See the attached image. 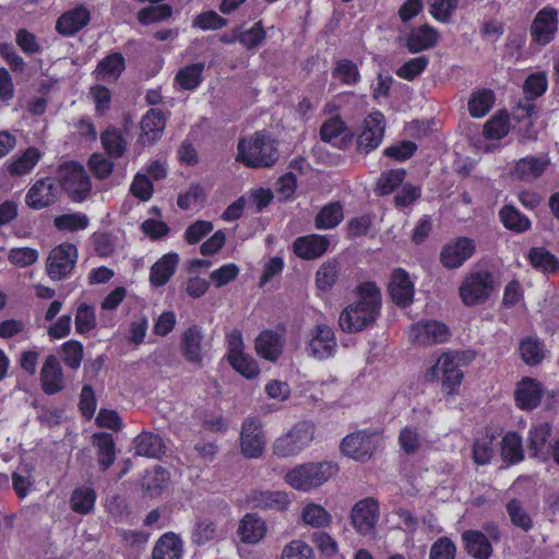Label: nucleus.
<instances>
[{
    "instance_id": "obj_1",
    "label": "nucleus",
    "mask_w": 559,
    "mask_h": 559,
    "mask_svg": "<svg viewBox=\"0 0 559 559\" xmlns=\"http://www.w3.org/2000/svg\"><path fill=\"white\" fill-rule=\"evenodd\" d=\"M381 293L371 282H365L356 288V300L341 313L338 324L345 333H358L373 325L381 311Z\"/></svg>"
},
{
    "instance_id": "obj_2",
    "label": "nucleus",
    "mask_w": 559,
    "mask_h": 559,
    "mask_svg": "<svg viewBox=\"0 0 559 559\" xmlns=\"http://www.w3.org/2000/svg\"><path fill=\"white\" fill-rule=\"evenodd\" d=\"M280 153L275 139L266 131H257L239 140L236 159L247 167H272Z\"/></svg>"
},
{
    "instance_id": "obj_3",
    "label": "nucleus",
    "mask_w": 559,
    "mask_h": 559,
    "mask_svg": "<svg viewBox=\"0 0 559 559\" xmlns=\"http://www.w3.org/2000/svg\"><path fill=\"white\" fill-rule=\"evenodd\" d=\"M337 471V465L332 462H309L289 469L284 480L298 491L309 492L324 485Z\"/></svg>"
},
{
    "instance_id": "obj_4",
    "label": "nucleus",
    "mask_w": 559,
    "mask_h": 559,
    "mask_svg": "<svg viewBox=\"0 0 559 559\" xmlns=\"http://www.w3.org/2000/svg\"><path fill=\"white\" fill-rule=\"evenodd\" d=\"M472 359V355L464 352H449L442 354L436 364L428 370V380H441L442 391L448 395L456 394L462 380L461 366Z\"/></svg>"
},
{
    "instance_id": "obj_5",
    "label": "nucleus",
    "mask_w": 559,
    "mask_h": 559,
    "mask_svg": "<svg viewBox=\"0 0 559 559\" xmlns=\"http://www.w3.org/2000/svg\"><path fill=\"white\" fill-rule=\"evenodd\" d=\"M314 433L316 425L312 421H298L273 441L272 453L278 459L295 457L312 443Z\"/></svg>"
},
{
    "instance_id": "obj_6",
    "label": "nucleus",
    "mask_w": 559,
    "mask_h": 559,
    "mask_svg": "<svg viewBox=\"0 0 559 559\" xmlns=\"http://www.w3.org/2000/svg\"><path fill=\"white\" fill-rule=\"evenodd\" d=\"M59 186L76 203L85 201L92 190L91 179L84 167L75 162L62 164L58 170Z\"/></svg>"
},
{
    "instance_id": "obj_7",
    "label": "nucleus",
    "mask_w": 559,
    "mask_h": 559,
    "mask_svg": "<svg viewBox=\"0 0 559 559\" xmlns=\"http://www.w3.org/2000/svg\"><path fill=\"white\" fill-rule=\"evenodd\" d=\"M493 288L492 273L487 270L471 271L459 287V296L465 306L473 307L485 302Z\"/></svg>"
},
{
    "instance_id": "obj_8",
    "label": "nucleus",
    "mask_w": 559,
    "mask_h": 559,
    "mask_svg": "<svg viewBox=\"0 0 559 559\" xmlns=\"http://www.w3.org/2000/svg\"><path fill=\"white\" fill-rule=\"evenodd\" d=\"M211 350V338L206 336L202 326L192 324L182 333L180 352L189 364L198 368L203 367V361Z\"/></svg>"
},
{
    "instance_id": "obj_9",
    "label": "nucleus",
    "mask_w": 559,
    "mask_h": 559,
    "mask_svg": "<svg viewBox=\"0 0 559 559\" xmlns=\"http://www.w3.org/2000/svg\"><path fill=\"white\" fill-rule=\"evenodd\" d=\"M380 519V506L374 498H365L357 501L349 514V520L355 532L369 539L377 536V524Z\"/></svg>"
},
{
    "instance_id": "obj_10",
    "label": "nucleus",
    "mask_w": 559,
    "mask_h": 559,
    "mask_svg": "<svg viewBox=\"0 0 559 559\" xmlns=\"http://www.w3.org/2000/svg\"><path fill=\"white\" fill-rule=\"evenodd\" d=\"M379 437L370 430H358L347 435L341 443L342 452L356 461H367L377 449Z\"/></svg>"
},
{
    "instance_id": "obj_11",
    "label": "nucleus",
    "mask_w": 559,
    "mask_h": 559,
    "mask_svg": "<svg viewBox=\"0 0 559 559\" xmlns=\"http://www.w3.org/2000/svg\"><path fill=\"white\" fill-rule=\"evenodd\" d=\"M78 261V249L72 243H61L51 250L47 259V274L52 281L67 278Z\"/></svg>"
},
{
    "instance_id": "obj_12",
    "label": "nucleus",
    "mask_w": 559,
    "mask_h": 559,
    "mask_svg": "<svg viewBox=\"0 0 559 559\" xmlns=\"http://www.w3.org/2000/svg\"><path fill=\"white\" fill-rule=\"evenodd\" d=\"M265 450V436L262 424L254 417H247L240 431V451L247 459H259Z\"/></svg>"
},
{
    "instance_id": "obj_13",
    "label": "nucleus",
    "mask_w": 559,
    "mask_h": 559,
    "mask_svg": "<svg viewBox=\"0 0 559 559\" xmlns=\"http://www.w3.org/2000/svg\"><path fill=\"white\" fill-rule=\"evenodd\" d=\"M61 189L55 178L36 180L25 195V203L32 210H43L53 205L60 198Z\"/></svg>"
},
{
    "instance_id": "obj_14",
    "label": "nucleus",
    "mask_w": 559,
    "mask_h": 559,
    "mask_svg": "<svg viewBox=\"0 0 559 559\" xmlns=\"http://www.w3.org/2000/svg\"><path fill=\"white\" fill-rule=\"evenodd\" d=\"M547 85V76L542 72L533 73L526 79L523 86L525 99L519 104L514 111L518 119L531 120L536 115V106L533 100L546 92Z\"/></svg>"
},
{
    "instance_id": "obj_15",
    "label": "nucleus",
    "mask_w": 559,
    "mask_h": 559,
    "mask_svg": "<svg viewBox=\"0 0 559 559\" xmlns=\"http://www.w3.org/2000/svg\"><path fill=\"white\" fill-rule=\"evenodd\" d=\"M476 252L475 241L468 237H457L448 242L440 252L441 264L450 270L459 269Z\"/></svg>"
},
{
    "instance_id": "obj_16",
    "label": "nucleus",
    "mask_w": 559,
    "mask_h": 559,
    "mask_svg": "<svg viewBox=\"0 0 559 559\" xmlns=\"http://www.w3.org/2000/svg\"><path fill=\"white\" fill-rule=\"evenodd\" d=\"M449 337V328L436 320L419 321L413 324L409 331V338L425 346L447 342Z\"/></svg>"
},
{
    "instance_id": "obj_17",
    "label": "nucleus",
    "mask_w": 559,
    "mask_h": 559,
    "mask_svg": "<svg viewBox=\"0 0 559 559\" xmlns=\"http://www.w3.org/2000/svg\"><path fill=\"white\" fill-rule=\"evenodd\" d=\"M383 115L379 111L370 114L365 119L362 131L358 135L357 150L360 153L368 154L370 151L377 148L381 144L383 140Z\"/></svg>"
},
{
    "instance_id": "obj_18",
    "label": "nucleus",
    "mask_w": 559,
    "mask_h": 559,
    "mask_svg": "<svg viewBox=\"0 0 559 559\" xmlns=\"http://www.w3.org/2000/svg\"><path fill=\"white\" fill-rule=\"evenodd\" d=\"M247 503L253 509L283 512L292 501L283 490H251L246 498Z\"/></svg>"
},
{
    "instance_id": "obj_19",
    "label": "nucleus",
    "mask_w": 559,
    "mask_h": 559,
    "mask_svg": "<svg viewBox=\"0 0 559 559\" xmlns=\"http://www.w3.org/2000/svg\"><path fill=\"white\" fill-rule=\"evenodd\" d=\"M337 347L334 331L326 324L316 325L309 334L308 349L318 359L334 355Z\"/></svg>"
},
{
    "instance_id": "obj_20",
    "label": "nucleus",
    "mask_w": 559,
    "mask_h": 559,
    "mask_svg": "<svg viewBox=\"0 0 559 559\" xmlns=\"http://www.w3.org/2000/svg\"><path fill=\"white\" fill-rule=\"evenodd\" d=\"M40 384L48 395L61 392L66 388V378L62 366L55 355L46 357L40 369Z\"/></svg>"
},
{
    "instance_id": "obj_21",
    "label": "nucleus",
    "mask_w": 559,
    "mask_h": 559,
    "mask_svg": "<svg viewBox=\"0 0 559 559\" xmlns=\"http://www.w3.org/2000/svg\"><path fill=\"white\" fill-rule=\"evenodd\" d=\"M557 26V11L555 9L545 8L536 14L532 23V38L540 45H546L554 39Z\"/></svg>"
},
{
    "instance_id": "obj_22",
    "label": "nucleus",
    "mask_w": 559,
    "mask_h": 559,
    "mask_svg": "<svg viewBox=\"0 0 559 559\" xmlns=\"http://www.w3.org/2000/svg\"><path fill=\"white\" fill-rule=\"evenodd\" d=\"M330 246L326 236L311 234L298 237L293 245L294 252L304 260H314L323 255Z\"/></svg>"
},
{
    "instance_id": "obj_23",
    "label": "nucleus",
    "mask_w": 559,
    "mask_h": 559,
    "mask_svg": "<svg viewBox=\"0 0 559 559\" xmlns=\"http://www.w3.org/2000/svg\"><path fill=\"white\" fill-rule=\"evenodd\" d=\"M91 20L90 11L78 7L64 12L56 23V29L63 36H73L80 32Z\"/></svg>"
},
{
    "instance_id": "obj_24",
    "label": "nucleus",
    "mask_w": 559,
    "mask_h": 559,
    "mask_svg": "<svg viewBox=\"0 0 559 559\" xmlns=\"http://www.w3.org/2000/svg\"><path fill=\"white\" fill-rule=\"evenodd\" d=\"M516 405L522 409H533L538 406L543 396L539 382L531 378L522 379L514 392Z\"/></svg>"
},
{
    "instance_id": "obj_25",
    "label": "nucleus",
    "mask_w": 559,
    "mask_h": 559,
    "mask_svg": "<svg viewBox=\"0 0 559 559\" xmlns=\"http://www.w3.org/2000/svg\"><path fill=\"white\" fill-rule=\"evenodd\" d=\"M389 289L393 301L399 306L405 307L413 301L414 285L404 270L397 269L393 272Z\"/></svg>"
},
{
    "instance_id": "obj_26",
    "label": "nucleus",
    "mask_w": 559,
    "mask_h": 559,
    "mask_svg": "<svg viewBox=\"0 0 559 559\" xmlns=\"http://www.w3.org/2000/svg\"><path fill=\"white\" fill-rule=\"evenodd\" d=\"M548 165L549 159L546 156H526L515 164L513 176L522 181L531 182L539 178Z\"/></svg>"
},
{
    "instance_id": "obj_27",
    "label": "nucleus",
    "mask_w": 559,
    "mask_h": 559,
    "mask_svg": "<svg viewBox=\"0 0 559 559\" xmlns=\"http://www.w3.org/2000/svg\"><path fill=\"white\" fill-rule=\"evenodd\" d=\"M179 263V255L175 252L164 254L151 267L150 283L154 287L164 286L175 274Z\"/></svg>"
},
{
    "instance_id": "obj_28",
    "label": "nucleus",
    "mask_w": 559,
    "mask_h": 559,
    "mask_svg": "<svg viewBox=\"0 0 559 559\" xmlns=\"http://www.w3.org/2000/svg\"><path fill=\"white\" fill-rule=\"evenodd\" d=\"M267 527L263 519L254 513H247L238 526V535L245 544H258L266 534Z\"/></svg>"
},
{
    "instance_id": "obj_29",
    "label": "nucleus",
    "mask_w": 559,
    "mask_h": 559,
    "mask_svg": "<svg viewBox=\"0 0 559 559\" xmlns=\"http://www.w3.org/2000/svg\"><path fill=\"white\" fill-rule=\"evenodd\" d=\"M439 33L430 25H423L413 28L407 38L406 47L409 52L416 53L435 47L438 43Z\"/></svg>"
},
{
    "instance_id": "obj_30",
    "label": "nucleus",
    "mask_w": 559,
    "mask_h": 559,
    "mask_svg": "<svg viewBox=\"0 0 559 559\" xmlns=\"http://www.w3.org/2000/svg\"><path fill=\"white\" fill-rule=\"evenodd\" d=\"M254 347L260 357L276 361L282 354L283 340L278 333L265 330L257 336Z\"/></svg>"
},
{
    "instance_id": "obj_31",
    "label": "nucleus",
    "mask_w": 559,
    "mask_h": 559,
    "mask_svg": "<svg viewBox=\"0 0 559 559\" xmlns=\"http://www.w3.org/2000/svg\"><path fill=\"white\" fill-rule=\"evenodd\" d=\"M124 69V57L120 52H112L97 63L94 74L97 81L115 82Z\"/></svg>"
},
{
    "instance_id": "obj_32",
    "label": "nucleus",
    "mask_w": 559,
    "mask_h": 559,
    "mask_svg": "<svg viewBox=\"0 0 559 559\" xmlns=\"http://www.w3.org/2000/svg\"><path fill=\"white\" fill-rule=\"evenodd\" d=\"M462 540L467 554L475 559H489L492 555L491 543L480 531H465Z\"/></svg>"
},
{
    "instance_id": "obj_33",
    "label": "nucleus",
    "mask_w": 559,
    "mask_h": 559,
    "mask_svg": "<svg viewBox=\"0 0 559 559\" xmlns=\"http://www.w3.org/2000/svg\"><path fill=\"white\" fill-rule=\"evenodd\" d=\"M182 540L173 532L163 534L152 550V559H181Z\"/></svg>"
},
{
    "instance_id": "obj_34",
    "label": "nucleus",
    "mask_w": 559,
    "mask_h": 559,
    "mask_svg": "<svg viewBox=\"0 0 559 559\" xmlns=\"http://www.w3.org/2000/svg\"><path fill=\"white\" fill-rule=\"evenodd\" d=\"M135 454L150 459H159L166 451L163 439L153 432L143 431L134 439Z\"/></svg>"
},
{
    "instance_id": "obj_35",
    "label": "nucleus",
    "mask_w": 559,
    "mask_h": 559,
    "mask_svg": "<svg viewBox=\"0 0 559 559\" xmlns=\"http://www.w3.org/2000/svg\"><path fill=\"white\" fill-rule=\"evenodd\" d=\"M551 433V427L549 424H540L532 427L528 431V451L531 456L539 461H546L548 453L546 451V444Z\"/></svg>"
},
{
    "instance_id": "obj_36",
    "label": "nucleus",
    "mask_w": 559,
    "mask_h": 559,
    "mask_svg": "<svg viewBox=\"0 0 559 559\" xmlns=\"http://www.w3.org/2000/svg\"><path fill=\"white\" fill-rule=\"evenodd\" d=\"M166 124V117L158 108L150 109L141 121V130L148 143L156 141L163 133Z\"/></svg>"
},
{
    "instance_id": "obj_37",
    "label": "nucleus",
    "mask_w": 559,
    "mask_h": 559,
    "mask_svg": "<svg viewBox=\"0 0 559 559\" xmlns=\"http://www.w3.org/2000/svg\"><path fill=\"white\" fill-rule=\"evenodd\" d=\"M97 448V461L103 471L108 469L116 460V445L114 438L108 432H97L93 436Z\"/></svg>"
},
{
    "instance_id": "obj_38",
    "label": "nucleus",
    "mask_w": 559,
    "mask_h": 559,
    "mask_svg": "<svg viewBox=\"0 0 559 559\" xmlns=\"http://www.w3.org/2000/svg\"><path fill=\"white\" fill-rule=\"evenodd\" d=\"M96 498V491L92 487H78L71 493L70 508L75 513L88 514L95 507Z\"/></svg>"
},
{
    "instance_id": "obj_39",
    "label": "nucleus",
    "mask_w": 559,
    "mask_h": 559,
    "mask_svg": "<svg viewBox=\"0 0 559 559\" xmlns=\"http://www.w3.org/2000/svg\"><path fill=\"white\" fill-rule=\"evenodd\" d=\"M501 456L509 464H516L524 459V449L522 437L513 431H509L501 440Z\"/></svg>"
},
{
    "instance_id": "obj_40",
    "label": "nucleus",
    "mask_w": 559,
    "mask_h": 559,
    "mask_svg": "<svg viewBox=\"0 0 559 559\" xmlns=\"http://www.w3.org/2000/svg\"><path fill=\"white\" fill-rule=\"evenodd\" d=\"M41 158V152L34 146L26 148L21 156L8 165V171L12 176L29 174Z\"/></svg>"
},
{
    "instance_id": "obj_41",
    "label": "nucleus",
    "mask_w": 559,
    "mask_h": 559,
    "mask_svg": "<svg viewBox=\"0 0 559 559\" xmlns=\"http://www.w3.org/2000/svg\"><path fill=\"white\" fill-rule=\"evenodd\" d=\"M507 513L511 523L524 532L533 528V519L528 513L523 501L519 499H511L507 506Z\"/></svg>"
},
{
    "instance_id": "obj_42",
    "label": "nucleus",
    "mask_w": 559,
    "mask_h": 559,
    "mask_svg": "<svg viewBox=\"0 0 559 559\" xmlns=\"http://www.w3.org/2000/svg\"><path fill=\"white\" fill-rule=\"evenodd\" d=\"M343 219V207L340 203H329L317 214L314 225L318 229H330Z\"/></svg>"
},
{
    "instance_id": "obj_43",
    "label": "nucleus",
    "mask_w": 559,
    "mask_h": 559,
    "mask_svg": "<svg viewBox=\"0 0 559 559\" xmlns=\"http://www.w3.org/2000/svg\"><path fill=\"white\" fill-rule=\"evenodd\" d=\"M205 64L203 62H197L187 67L181 68L176 74V82L183 90H194L202 81V73Z\"/></svg>"
},
{
    "instance_id": "obj_44",
    "label": "nucleus",
    "mask_w": 559,
    "mask_h": 559,
    "mask_svg": "<svg viewBox=\"0 0 559 559\" xmlns=\"http://www.w3.org/2000/svg\"><path fill=\"white\" fill-rule=\"evenodd\" d=\"M405 176L406 171L403 168L383 171L377 181L376 193L378 195H388L392 193L403 183Z\"/></svg>"
},
{
    "instance_id": "obj_45",
    "label": "nucleus",
    "mask_w": 559,
    "mask_h": 559,
    "mask_svg": "<svg viewBox=\"0 0 559 559\" xmlns=\"http://www.w3.org/2000/svg\"><path fill=\"white\" fill-rule=\"evenodd\" d=\"M53 224L58 230L73 233L86 229L90 225V218L81 212L68 213L57 216Z\"/></svg>"
},
{
    "instance_id": "obj_46",
    "label": "nucleus",
    "mask_w": 559,
    "mask_h": 559,
    "mask_svg": "<svg viewBox=\"0 0 559 559\" xmlns=\"http://www.w3.org/2000/svg\"><path fill=\"white\" fill-rule=\"evenodd\" d=\"M495 103V95L489 90L474 93L468 102L469 114L474 118H481L491 109Z\"/></svg>"
},
{
    "instance_id": "obj_47",
    "label": "nucleus",
    "mask_w": 559,
    "mask_h": 559,
    "mask_svg": "<svg viewBox=\"0 0 559 559\" xmlns=\"http://www.w3.org/2000/svg\"><path fill=\"white\" fill-rule=\"evenodd\" d=\"M532 265L543 272L559 270V260L545 248H533L528 253Z\"/></svg>"
},
{
    "instance_id": "obj_48",
    "label": "nucleus",
    "mask_w": 559,
    "mask_h": 559,
    "mask_svg": "<svg viewBox=\"0 0 559 559\" xmlns=\"http://www.w3.org/2000/svg\"><path fill=\"white\" fill-rule=\"evenodd\" d=\"M100 140L106 152L115 157L122 156L126 151L127 141L123 134L115 128H108L103 132Z\"/></svg>"
},
{
    "instance_id": "obj_49",
    "label": "nucleus",
    "mask_w": 559,
    "mask_h": 559,
    "mask_svg": "<svg viewBox=\"0 0 559 559\" xmlns=\"http://www.w3.org/2000/svg\"><path fill=\"white\" fill-rule=\"evenodd\" d=\"M500 219L508 229L525 231L531 227L530 219L513 206H504L500 211Z\"/></svg>"
},
{
    "instance_id": "obj_50",
    "label": "nucleus",
    "mask_w": 559,
    "mask_h": 559,
    "mask_svg": "<svg viewBox=\"0 0 559 559\" xmlns=\"http://www.w3.org/2000/svg\"><path fill=\"white\" fill-rule=\"evenodd\" d=\"M340 275L338 264L335 261L324 262L316 275V284L320 290L326 292L336 283Z\"/></svg>"
},
{
    "instance_id": "obj_51",
    "label": "nucleus",
    "mask_w": 559,
    "mask_h": 559,
    "mask_svg": "<svg viewBox=\"0 0 559 559\" xmlns=\"http://www.w3.org/2000/svg\"><path fill=\"white\" fill-rule=\"evenodd\" d=\"M238 32L239 43L246 49H253L261 46L266 37V33L261 21L255 22L253 26L248 29H243L241 26H239Z\"/></svg>"
},
{
    "instance_id": "obj_52",
    "label": "nucleus",
    "mask_w": 559,
    "mask_h": 559,
    "mask_svg": "<svg viewBox=\"0 0 559 559\" xmlns=\"http://www.w3.org/2000/svg\"><path fill=\"white\" fill-rule=\"evenodd\" d=\"M302 520L312 527H324L331 523V514L320 504L308 503L302 510Z\"/></svg>"
},
{
    "instance_id": "obj_53",
    "label": "nucleus",
    "mask_w": 559,
    "mask_h": 559,
    "mask_svg": "<svg viewBox=\"0 0 559 559\" xmlns=\"http://www.w3.org/2000/svg\"><path fill=\"white\" fill-rule=\"evenodd\" d=\"M74 322L79 334H86L92 331L96 326L95 308L85 302L79 305Z\"/></svg>"
},
{
    "instance_id": "obj_54",
    "label": "nucleus",
    "mask_w": 559,
    "mask_h": 559,
    "mask_svg": "<svg viewBox=\"0 0 559 559\" xmlns=\"http://www.w3.org/2000/svg\"><path fill=\"white\" fill-rule=\"evenodd\" d=\"M15 43L26 56L39 55L44 49L37 36L26 28H21L16 32Z\"/></svg>"
},
{
    "instance_id": "obj_55",
    "label": "nucleus",
    "mask_w": 559,
    "mask_h": 559,
    "mask_svg": "<svg viewBox=\"0 0 559 559\" xmlns=\"http://www.w3.org/2000/svg\"><path fill=\"white\" fill-rule=\"evenodd\" d=\"M493 437L486 433L477 438L473 447V459L477 465H486L490 462L493 454Z\"/></svg>"
},
{
    "instance_id": "obj_56",
    "label": "nucleus",
    "mask_w": 559,
    "mask_h": 559,
    "mask_svg": "<svg viewBox=\"0 0 559 559\" xmlns=\"http://www.w3.org/2000/svg\"><path fill=\"white\" fill-rule=\"evenodd\" d=\"M173 9L168 4L148 5L140 10L138 20L141 24L147 25L168 19Z\"/></svg>"
},
{
    "instance_id": "obj_57",
    "label": "nucleus",
    "mask_w": 559,
    "mask_h": 559,
    "mask_svg": "<svg viewBox=\"0 0 559 559\" xmlns=\"http://www.w3.org/2000/svg\"><path fill=\"white\" fill-rule=\"evenodd\" d=\"M332 74L333 78L347 85L356 84L360 79L357 66L347 59L338 60Z\"/></svg>"
},
{
    "instance_id": "obj_58",
    "label": "nucleus",
    "mask_w": 559,
    "mask_h": 559,
    "mask_svg": "<svg viewBox=\"0 0 559 559\" xmlns=\"http://www.w3.org/2000/svg\"><path fill=\"white\" fill-rule=\"evenodd\" d=\"M428 63L429 59L426 56L412 58L396 70V75L401 79L413 81L425 71Z\"/></svg>"
},
{
    "instance_id": "obj_59",
    "label": "nucleus",
    "mask_w": 559,
    "mask_h": 559,
    "mask_svg": "<svg viewBox=\"0 0 559 559\" xmlns=\"http://www.w3.org/2000/svg\"><path fill=\"white\" fill-rule=\"evenodd\" d=\"M520 353L527 365H537L544 357L543 346L538 340L527 337L520 344Z\"/></svg>"
},
{
    "instance_id": "obj_60",
    "label": "nucleus",
    "mask_w": 559,
    "mask_h": 559,
    "mask_svg": "<svg viewBox=\"0 0 559 559\" xmlns=\"http://www.w3.org/2000/svg\"><path fill=\"white\" fill-rule=\"evenodd\" d=\"M484 136L489 140H500L509 133L508 117L497 115L488 120L484 126Z\"/></svg>"
},
{
    "instance_id": "obj_61",
    "label": "nucleus",
    "mask_w": 559,
    "mask_h": 559,
    "mask_svg": "<svg viewBox=\"0 0 559 559\" xmlns=\"http://www.w3.org/2000/svg\"><path fill=\"white\" fill-rule=\"evenodd\" d=\"M216 537V524L209 519L198 520L192 531V542L205 545Z\"/></svg>"
},
{
    "instance_id": "obj_62",
    "label": "nucleus",
    "mask_w": 559,
    "mask_h": 559,
    "mask_svg": "<svg viewBox=\"0 0 559 559\" xmlns=\"http://www.w3.org/2000/svg\"><path fill=\"white\" fill-rule=\"evenodd\" d=\"M227 359L235 370L248 379L255 378L260 372L257 361L245 353Z\"/></svg>"
},
{
    "instance_id": "obj_63",
    "label": "nucleus",
    "mask_w": 559,
    "mask_h": 559,
    "mask_svg": "<svg viewBox=\"0 0 559 559\" xmlns=\"http://www.w3.org/2000/svg\"><path fill=\"white\" fill-rule=\"evenodd\" d=\"M62 359L67 367L78 370L83 359V345L78 341H68L62 345Z\"/></svg>"
},
{
    "instance_id": "obj_64",
    "label": "nucleus",
    "mask_w": 559,
    "mask_h": 559,
    "mask_svg": "<svg viewBox=\"0 0 559 559\" xmlns=\"http://www.w3.org/2000/svg\"><path fill=\"white\" fill-rule=\"evenodd\" d=\"M456 546L449 537L438 538L430 548L429 559H454Z\"/></svg>"
}]
</instances>
